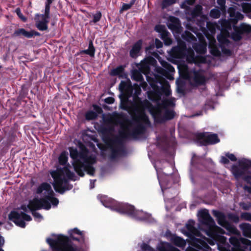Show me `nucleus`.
Listing matches in <instances>:
<instances>
[{"mask_svg":"<svg viewBox=\"0 0 251 251\" xmlns=\"http://www.w3.org/2000/svg\"><path fill=\"white\" fill-rule=\"evenodd\" d=\"M156 83V85L151 83L153 91L148 92L151 101L139 97L141 89L138 87L132 92L133 101L129 105L122 102L121 108L128 112L131 120L127 126L123 125L118 135L111 141L109 155L111 161L126 154L125 146L126 140H143L147 138V128L151 126L147 111L151 113L156 123H162L174 117V111L168 109L169 107L174 106L176 101L175 98H169L171 95L169 85L167 83L163 84L158 81Z\"/></svg>","mask_w":251,"mask_h":251,"instance_id":"nucleus-1","label":"nucleus"},{"mask_svg":"<svg viewBox=\"0 0 251 251\" xmlns=\"http://www.w3.org/2000/svg\"><path fill=\"white\" fill-rule=\"evenodd\" d=\"M212 213L218 223L226 229L227 234L235 236L229 239L230 244L227 243L226 238L221 236L225 233L224 230L216 225L207 210H201L198 213L201 223L199 229L196 228L195 222L193 220H189L186 224L187 231L182 229V232L192 241L196 248L200 251H211L208 244L212 246L217 244L220 251H251V241L241 237L237 229L226 222L224 213L217 210H213Z\"/></svg>","mask_w":251,"mask_h":251,"instance_id":"nucleus-2","label":"nucleus"},{"mask_svg":"<svg viewBox=\"0 0 251 251\" xmlns=\"http://www.w3.org/2000/svg\"><path fill=\"white\" fill-rule=\"evenodd\" d=\"M69 150L73 160L72 166L67 164L68 153L63 151L58 157V161L60 164L66 166L50 172L54 180L52 183L53 188L56 192L61 194L73 188V185L69 182L70 180L75 181L78 178L71 169H73L80 176H83L85 172L90 176H94L95 172L93 167L96 162L95 152L89 151L83 145L79 146V150L74 147L69 148Z\"/></svg>","mask_w":251,"mask_h":251,"instance_id":"nucleus-3","label":"nucleus"},{"mask_svg":"<svg viewBox=\"0 0 251 251\" xmlns=\"http://www.w3.org/2000/svg\"><path fill=\"white\" fill-rule=\"evenodd\" d=\"M200 42L195 43L193 48L201 55L204 54L207 50V44L205 39L199 37ZM171 55L176 58L186 60V63L178 65L180 75L189 81L192 85L198 86L203 84L206 81V72L203 68H207L211 62L210 56H195L194 50L183 42L173 47L170 51Z\"/></svg>","mask_w":251,"mask_h":251,"instance_id":"nucleus-4","label":"nucleus"},{"mask_svg":"<svg viewBox=\"0 0 251 251\" xmlns=\"http://www.w3.org/2000/svg\"><path fill=\"white\" fill-rule=\"evenodd\" d=\"M227 12L229 14V21L226 19H221L219 21L221 27V32L217 36L219 45L214 36H208L206 33V28L208 27V23L206 24L205 27H201L202 32L208 41L209 52L213 57H220L222 53L226 56L231 55L233 46L227 37H231L234 41H237L241 39L244 33L251 32V25H250L242 23L239 26L236 25L238 21L243 19L244 15L236 11L235 7H229Z\"/></svg>","mask_w":251,"mask_h":251,"instance_id":"nucleus-5","label":"nucleus"},{"mask_svg":"<svg viewBox=\"0 0 251 251\" xmlns=\"http://www.w3.org/2000/svg\"><path fill=\"white\" fill-rule=\"evenodd\" d=\"M36 193L41 194L42 198L40 199H34L29 202L28 205H23L15 210L12 211L8 215L9 219L15 224L21 228H25L26 226V222L31 221L32 218L27 214L31 211L35 220L40 222L43 216L36 210L44 209L49 210L51 205L55 207L59 203V200L53 197L54 193L51 187L47 182L42 183L37 189Z\"/></svg>","mask_w":251,"mask_h":251,"instance_id":"nucleus-6","label":"nucleus"},{"mask_svg":"<svg viewBox=\"0 0 251 251\" xmlns=\"http://www.w3.org/2000/svg\"><path fill=\"white\" fill-rule=\"evenodd\" d=\"M98 200L105 207L115 211L121 214H124L130 218L138 221H142L148 223L155 222L154 219L151 215L145 212L143 210L135 209L134 207L128 203L119 202L105 195H99L97 196Z\"/></svg>","mask_w":251,"mask_h":251,"instance_id":"nucleus-7","label":"nucleus"},{"mask_svg":"<svg viewBox=\"0 0 251 251\" xmlns=\"http://www.w3.org/2000/svg\"><path fill=\"white\" fill-rule=\"evenodd\" d=\"M160 161H156L154 167L156 170L157 178L159 181L161 191L164 197L165 208L167 211L175 205V198L172 197L170 194L175 195L177 194V191L172 188V184L174 182L173 180L172 173L166 174L163 172V168L160 167Z\"/></svg>","mask_w":251,"mask_h":251,"instance_id":"nucleus-8","label":"nucleus"},{"mask_svg":"<svg viewBox=\"0 0 251 251\" xmlns=\"http://www.w3.org/2000/svg\"><path fill=\"white\" fill-rule=\"evenodd\" d=\"M46 241L52 251H81V249L74 244L68 237L62 235L56 236L54 239L48 238Z\"/></svg>","mask_w":251,"mask_h":251,"instance_id":"nucleus-9","label":"nucleus"},{"mask_svg":"<svg viewBox=\"0 0 251 251\" xmlns=\"http://www.w3.org/2000/svg\"><path fill=\"white\" fill-rule=\"evenodd\" d=\"M231 171L236 179L243 177L246 181L251 183V160L245 158L239 159L237 164L232 165Z\"/></svg>","mask_w":251,"mask_h":251,"instance_id":"nucleus-10","label":"nucleus"},{"mask_svg":"<svg viewBox=\"0 0 251 251\" xmlns=\"http://www.w3.org/2000/svg\"><path fill=\"white\" fill-rule=\"evenodd\" d=\"M196 0H185L181 5V8L185 9V13L191 18H194L200 16L202 11V6L197 4L194 8H191L190 6L192 5Z\"/></svg>","mask_w":251,"mask_h":251,"instance_id":"nucleus-11","label":"nucleus"},{"mask_svg":"<svg viewBox=\"0 0 251 251\" xmlns=\"http://www.w3.org/2000/svg\"><path fill=\"white\" fill-rule=\"evenodd\" d=\"M162 67L155 66L154 71L155 76L168 77V76L175 72L174 68L169 63L163 60L161 58H158Z\"/></svg>","mask_w":251,"mask_h":251,"instance_id":"nucleus-12","label":"nucleus"},{"mask_svg":"<svg viewBox=\"0 0 251 251\" xmlns=\"http://www.w3.org/2000/svg\"><path fill=\"white\" fill-rule=\"evenodd\" d=\"M198 138L201 140V145H214L220 142L218 135L212 132H201L198 134Z\"/></svg>","mask_w":251,"mask_h":251,"instance_id":"nucleus-13","label":"nucleus"},{"mask_svg":"<svg viewBox=\"0 0 251 251\" xmlns=\"http://www.w3.org/2000/svg\"><path fill=\"white\" fill-rule=\"evenodd\" d=\"M50 13L36 15V26L40 31H45L48 29V24L49 22Z\"/></svg>","mask_w":251,"mask_h":251,"instance_id":"nucleus-14","label":"nucleus"},{"mask_svg":"<svg viewBox=\"0 0 251 251\" xmlns=\"http://www.w3.org/2000/svg\"><path fill=\"white\" fill-rule=\"evenodd\" d=\"M199 161L202 162L205 169L212 168L214 166V163L211 158L204 159L203 157L197 156L195 153H193L191 161V165L197 167Z\"/></svg>","mask_w":251,"mask_h":251,"instance_id":"nucleus-15","label":"nucleus"},{"mask_svg":"<svg viewBox=\"0 0 251 251\" xmlns=\"http://www.w3.org/2000/svg\"><path fill=\"white\" fill-rule=\"evenodd\" d=\"M84 233L83 231H80L76 227L68 231L70 238L74 240L78 241L81 244H85L86 242V238Z\"/></svg>","mask_w":251,"mask_h":251,"instance_id":"nucleus-16","label":"nucleus"},{"mask_svg":"<svg viewBox=\"0 0 251 251\" xmlns=\"http://www.w3.org/2000/svg\"><path fill=\"white\" fill-rule=\"evenodd\" d=\"M167 26L173 32L179 33L180 32L181 26L179 23V20L177 18L173 16L170 17Z\"/></svg>","mask_w":251,"mask_h":251,"instance_id":"nucleus-17","label":"nucleus"},{"mask_svg":"<svg viewBox=\"0 0 251 251\" xmlns=\"http://www.w3.org/2000/svg\"><path fill=\"white\" fill-rule=\"evenodd\" d=\"M142 41L140 40L135 43L130 51V55L132 58H136L139 55L141 49Z\"/></svg>","mask_w":251,"mask_h":251,"instance_id":"nucleus-18","label":"nucleus"},{"mask_svg":"<svg viewBox=\"0 0 251 251\" xmlns=\"http://www.w3.org/2000/svg\"><path fill=\"white\" fill-rule=\"evenodd\" d=\"M156 63V60L154 58L149 57L143 60L142 65L146 71H148L150 70V66H155Z\"/></svg>","mask_w":251,"mask_h":251,"instance_id":"nucleus-19","label":"nucleus"},{"mask_svg":"<svg viewBox=\"0 0 251 251\" xmlns=\"http://www.w3.org/2000/svg\"><path fill=\"white\" fill-rule=\"evenodd\" d=\"M14 35L16 37H26L27 38H31L32 34L30 33V31H26L23 28H19L16 30L14 33Z\"/></svg>","mask_w":251,"mask_h":251,"instance_id":"nucleus-20","label":"nucleus"},{"mask_svg":"<svg viewBox=\"0 0 251 251\" xmlns=\"http://www.w3.org/2000/svg\"><path fill=\"white\" fill-rule=\"evenodd\" d=\"M158 249L159 251H180L167 242L161 243L158 246Z\"/></svg>","mask_w":251,"mask_h":251,"instance_id":"nucleus-21","label":"nucleus"},{"mask_svg":"<svg viewBox=\"0 0 251 251\" xmlns=\"http://www.w3.org/2000/svg\"><path fill=\"white\" fill-rule=\"evenodd\" d=\"M240 227L242 230L245 236H251V225L248 223H243L240 224Z\"/></svg>","mask_w":251,"mask_h":251,"instance_id":"nucleus-22","label":"nucleus"},{"mask_svg":"<svg viewBox=\"0 0 251 251\" xmlns=\"http://www.w3.org/2000/svg\"><path fill=\"white\" fill-rule=\"evenodd\" d=\"M172 242L176 246L184 248L186 246V242L182 238L178 236H173L171 239Z\"/></svg>","mask_w":251,"mask_h":251,"instance_id":"nucleus-23","label":"nucleus"},{"mask_svg":"<svg viewBox=\"0 0 251 251\" xmlns=\"http://www.w3.org/2000/svg\"><path fill=\"white\" fill-rule=\"evenodd\" d=\"M82 52L89 55L91 57L94 56L95 49L93 46V42L92 41H90L89 43L88 49L83 50Z\"/></svg>","mask_w":251,"mask_h":251,"instance_id":"nucleus-24","label":"nucleus"},{"mask_svg":"<svg viewBox=\"0 0 251 251\" xmlns=\"http://www.w3.org/2000/svg\"><path fill=\"white\" fill-rule=\"evenodd\" d=\"M124 71V67L122 65H120L116 67V68L113 69L110 71V75L112 76L116 75H122Z\"/></svg>","mask_w":251,"mask_h":251,"instance_id":"nucleus-25","label":"nucleus"},{"mask_svg":"<svg viewBox=\"0 0 251 251\" xmlns=\"http://www.w3.org/2000/svg\"><path fill=\"white\" fill-rule=\"evenodd\" d=\"M221 13V10L217 8L212 9L209 12V16L213 19H218L220 17Z\"/></svg>","mask_w":251,"mask_h":251,"instance_id":"nucleus-26","label":"nucleus"},{"mask_svg":"<svg viewBox=\"0 0 251 251\" xmlns=\"http://www.w3.org/2000/svg\"><path fill=\"white\" fill-rule=\"evenodd\" d=\"M160 38L163 40L165 45H170L172 43V40L170 38V34L167 32L164 34H162Z\"/></svg>","mask_w":251,"mask_h":251,"instance_id":"nucleus-27","label":"nucleus"},{"mask_svg":"<svg viewBox=\"0 0 251 251\" xmlns=\"http://www.w3.org/2000/svg\"><path fill=\"white\" fill-rule=\"evenodd\" d=\"M97 117V113L93 110H89L85 113V118L87 120H94L96 119Z\"/></svg>","mask_w":251,"mask_h":251,"instance_id":"nucleus-28","label":"nucleus"},{"mask_svg":"<svg viewBox=\"0 0 251 251\" xmlns=\"http://www.w3.org/2000/svg\"><path fill=\"white\" fill-rule=\"evenodd\" d=\"M131 77L137 81H141L144 79L143 76L141 73L137 70L134 71L132 73Z\"/></svg>","mask_w":251,"mask_h":251,"instance_id":"nucleus-29","label":"nucleus"},{"mask_svg":"<svg viewBox=\"0 0 251 251\" xmlns=\"http://www.w3.org/2000/svg\"><path fill=\"white\" fill-rule=\"evenodd\" d=\"M176 90L177 93L183 94L184 93V83L182 81L177 79L176 80Z\"/></svg>","mask_w":251,"mask_h":251,"instance_id":"nucleus-30","label":"nucleus"},{"mask_svg":"<svg viewBox=\"0 0 251 251\" xmlns=\"http://www.w3.org/2000/svg\"><path fill=\"white\" fill-rule=\"evenodd\" d=\"M154 29L156 32H159L160 34V36L162 34H164L165 33L168 32L166 30L165 26L160 25H156L155 26Z\"/></svg>","mask_w":251,"mask_h":251,"instance_id":"nucleus-31","label":"nucleus"},{"mask_svg":"<svg viewBox=\"0 0 251 251\" xmlns=\"http://www.w3.org/2000/svg\"><path fill=\"white\" fill-rule=\"evenodd\" d=\"M217 2L219 5V9L223 13L226 11V0H217Z\"/></svg>","mask_w":251,"mask_h":251,"instance_id":"nucleus-32","label":"nucleus"},{"mask_svg":"<svg viewBox=\"0 0 251 251\" xmlns=\"http://www.w3.org/2000/svg\"><path fill=\"white\" fill-rule=\"evenodd\" d=\"M185 35H183V37L184 39H185L186 41L191 42L194 41H196V37L191 33L189 32H185Z\"/></svg>","mask_w":251,"mask_h":251,"instance_id":"nucleus-33","label":"nucleus"},{"mask_svg":"<svg viewBox=\"0 0 251 251\" xmlns=\"http://www.w3.org/2000/svg\"><path fill=\"white\" fill-rule=\"evenodd\" d=\"M135 0H131L129 3H124L122 5L121 10L125 11L131 8V7L134 4Z\"/></svg>","mask_w":251,"mask_h":251,"instance_id":"nucleus-34","label":"nucleus"},{"mask_svg":"<svg viewBox=\"0 0 251 251\" xmlns=\"http://www.w3.org/2000/svg\"><path fill=\"white\" fill-rule=\"evenodd\" d=\"M101 13L100 11H97L96 13L93 15V19L91 22L96 23L100 21L101 18Z\"/></svg>","mask_w":251,"mask_h":251,"instance_id":"nucleus-35","label":"nucleus"},{"mask_svg":"<svg viewBox=\"0 0 251 251\" xmlns=\"http://www.w3.org/2000/svg\"><path fill=\"white\" fill-rule=\"evenodd\" d=\"M177 0H164L162 2L163 8L166 7L176 2Z\"/></svg>","mask_w":251,"mask_h":251,"instance_id":"nucleus-36","label":"nucleus"},{"mask_svg":"<svg viewBox=\"0 0 251 251\" xmlns=\"http://www.w3.org/2000/svg\"><path fill=\"white\" fill-rule=\"evenodd\" d=\"M141 248L144 251H155L154 249H152L148 244L145 243L141 245Z\"/></svg>","mask_w":251,"mask_h":251,"instance_id":"nucleus-37","label":"nucleus"},{"mask_svg":"<svg viewBox=\"0 0 251 251\" xmlns=\"http://www.w3.org/2000/svg\"><path fill=\"white\" fill-rule=\"evenodd\" d=\"M53 1V0H46L44 10L46 13H50V5Z\"/></svg>","mask_w":251,"mask_h":251,"instance_id":"nucleus-38","label":"nucleus"},{"mask_svg":"<svg viewBox=\"0 0 251 251\" xmlns=\"http://www.w3.org/2000/svg\"><path fill=\"white\" fill-rule=\"evenodd\" d=\"M15 12L18 17L24 22L26 21V18L23 15L21 11V9L19 8H17L15 10Z\"/></svg>","mask_w":251,"mask_h":251,"instance_id":"nucleus-39","label":"nucleus"},{"mask_svg":"<svg viewBox=\"0 0 251 251\" xmlns=\"http://www.w3.org/2000/svg\"><path fill=\"white\" fill-rule=\"evenodd\" d=\"M241 218L249 221H251V213L248 212H244L242 213L241 214Z\"/></svg>","mask_w":251,"mask_h":251,"instance_id":"nucleus-40","label":"nucleus"},{"mask_svg":"<svg viewBox=\"0 0 251 251\" xmlns=\"http://www.w3.org/2000/svg\"><path fill=\"white\" fill-rule=\"evenodd\" d=\"M225 155L228 158V159L231 160V161H236L237 160V158L235 155L233 153H230L229 152H226L225 153Z\"/></svg>","mask_w":251,"mask_h":251,"instance_id":"nucleus-41","label":"nucleus"},{"mask_svg":"<svg viewBox=\"0 0 251 251\" xmlns=\"http://www.w3.org/2000/svg\"><path fill=\"white\" fill-rule=\"evenodd\" d=\"M127 86L126 82L124 81H121L119 84V90L121 92H123L126 90V87Z\"/></svg>","mask_w":251,"mask_h":251,"instance_id":"nucleus-42","label":"nucleus"},{"mask_svg":"<svg viewBox=\"0 0 251 251\" xmlns=\"http://www.w3.org/2000/svg\"><path fill=\"white\" fill-rule=\"evenodd\" d=\"M229 218L234 222L237 223L239 222V217L235 214H230L229 215Z\"/></svg>","mask_w":251,"mask_h":251,"instance_id":"nucleus-43","label":"nucleus"},{"mask_svg":"<svg viewBox=\"0 0 251 251\" xmlns=\"http://www.w3.org/2000/svg\"><path fill=\"white\" fill-rule=\"evenodd\" d=\"M240 205L244 210H248L251 207L250 203H246L245 202H240Z\"/></svg>","mask_w":251,"mask_h":251,"instance_id":"nucleus-44","label":"nucleus"},{"mask_svg":"<svg viewBox=\"0 0 251 251\" xmlns=\"http://www.w3.org/2000/svg\"><path fill=\"white\" fill-rule=\"evenodd\" d=\"M220 162L223 164H227L229 163V160L226 155L222 156L220 159Z\"/></svg>","mask_w":251,"mask_h":251,"instance_id":"nucleus-45","label":"nucleus"},{"mask_svg":"<svg viewBox=\"0 0 251 251\" xmlns=\"http://www.w3.org/2000/svg\"><path fill=\"white\" fill-rule=\"evenodd\" d=\"M104 102L108 104H112L114 102V99L112 97H108L105 99Z\"/></svg>","mask_w":251,"mask_h":251,"instance_id":"nucleus-46","label":"nucleus"},{"mask_svg":"<svg viewBox=\"0 0 251 251\" xmlns=\"http://www.w3.org/2000/svg\"><path fill=\"white\" fill-rule=\"evenodd\" d=\"M155 46L157 49L160 48L162 47V43L158 39H156L155 41Z\"/></svg>","mask_w":251,"mask_h":251,"instance_id":"nucleus-47","label":"nucleus"},{"mask_svg":"<svg viewBox=\"0 0 251 251\" xmlns=\"http://www.w3.org/2000/svg\"><path fill=\"white\" fill-rule=\"evenodd\" d=\"M4 243V239L2 236L0 235V251H4L2 249V247L3 246Z\"/></svg>","mask_w":251,"mask_h":251,"instance_id":"nucleus-48","label":"nucleus"},{"mask_svg":"<svg viewBox=\"0 0 251 251\" xmlns=\"http://www.w3.org/2000/svg\"><path fill=\"white\" fill-rule=\"evenodd\" d=\"M96 181V179H90V185H89V188L90 189H92L95 187V183Z\"/></svg>","mask_w":251,"mask_h":251,"instance_id":"nucleus-49","label":"nucleus"},{"mask_svg":"<svg viewBox=\"0 0 251 251\" xmlns=\"http://www.w3.org/2000/svg\"><path fill=\"white\" fill-rule=\"evenodd\" d=\"M30 33L32 34V38L34 36H40V33L39 32L34 30L30 31Z\"/></svg>","mask_w":251,"mask_h":251,"instance_id":"nucleus-50","label":"nucleus"},{"mask_svg":"<svg viewBox=\"0 0 251 251\" xmlns=\"http://www.w3.org/2000/svg\"><path fill=\"white\" fill-rule=\"evenodd\" d=\"M190 177L192 182L194 183L195 182H194V176H193V175L192 173V169H191L190 170Z\"/></svg>","mask_w":251,"mask_h":251,"instance_id":"nucleus-51","label":"nucleus"},{"mask_svg":"<svg viewBox=\"0 0 251 251\" xmlns=\"http://www.w3.org/2000/svg\"><path fill=\"white\" fill-rule=\"evenodd\" d=\"M202 115V111H200L199 112H197L191 116H190V117H196V116H201Z\"/></svg>","mask_w":251,"mask_h":251,"instance_id":"nucleus-52","label":"nucleus"},{"mask_svg":"<svg viewBox=\"0 0 251 251\" xmlns=\"http://www.w3.org/2000/svg\"><path fill=\"white\" fill-rule=\"evenodd\" d=\"M205 110H208L209 109H214V107L212 105H208L207 103L205 105Z\"/></svg>","mask_w":251,"mask_h":251,"instance_id":"nucleus-53","label":"nucleus"},{"mask_svg":"<svg viewBox=\"0 0 251 251\" xmlns=\"http://www.w3.org/2000/svg\"><path fill=\"white\" fill-rule=\"evenodd\" d=\"M244 189H245V190H248V191L249 193H251V187H248V186H245V187H244Z\"/></svg>","mask_w":251,"mask_h":251,"instance_id":"nucleus-54","label":"nucleus"},{"mask_svg":"<svg viewBox=\"0 0 251 251\" xmlns=\"http://www.w3.org/2000/svg\"><path fill=\"white\" fill-rule=\"evenodd\" d=\"M249 49L247 50L248 52V53L250 54L251 53V44L249 47Z\"/></svg>","mask_w":251,"mask_h":251,"instance_id":"nucleus-55","label":"nucleus"},{"mask_svg":"<svg viewBox=\"0 0 251 251\" xmlns=\"http://www.w3.org/2000/svg\"><path fill=\"white\" fill-rule=\"evenodd\" d=\"M157 142H156L157 146H160V142L159 141V138L158 137H157Z\"/></svg>","mask_w":251,"mask_h":251,"instance_id":"nucleus-56","label":"nucleus"},{"mask_svg":"<svg viewBox=\"0 0 251 251\" xmlns=\"http://www.w3.org/2000/svg\"><path fill=\"white\" fill-rule=\"evenodd\" d=\"M169 167L170 168H171L172 170H173V169H174V166H173V165H171L169 166Z\"/></svg>","mask_w":251,"mask_h":251,"instance_id":"nucleus-57","label":"nucleus"},{"mask_svg":"<svg viewBox=\"0 0 251 251\" xmlns=\"http://www.w3.org/2000/svg\"><path fill=\"white\" fill-rule=\"evenodd\" d=\"M211 33H212V34H215V29H214H214H213L211 31Z\"/></svg>","mask_w":251,"mask_h":251,"instance_id":"nucleus-58","label":"nucleus"},{"mask_svg":"<svg viewBox=\"0 0 251 251\" xmlns=\"http://www.w3.org/2000/svg\"><path fill=\"white\" fill-rule=\"evenodd\" d=\"M164 142H165V144H166V143H167V139H166V138H165L164 139Z\"/></svg>","mask_w":251,"mask_h":251,"instance_id":"nucleus-59","label":"nucleus"},{"mask_svg":"<svg viewBox=\"0 0 251 251\" xmlns=\"http://www.w3.org/2000/svg\"><path fill=\"white\" fill-rule=\"evenodd\" d=\"M219 88L221 89H223V87L221 86H219Z\"/></svg>","mask_w":251,"mask_h":251,"instance_id":"nucleus-60","label":"nucleus"},{"mask_svg":"<svg viewBox=\"0 0 251 251\" xmlns=\"http://www.w3.org/2000/svg\"><path fill=\"white\" fill-rule=\"evenodd\" d=\"M224 75H225V78H226V74H224Z\"/></svg>","mask_w":251,"mask_h":251,"instance_id":"nucleus-61","label":"nucleus"}]
</instances>
